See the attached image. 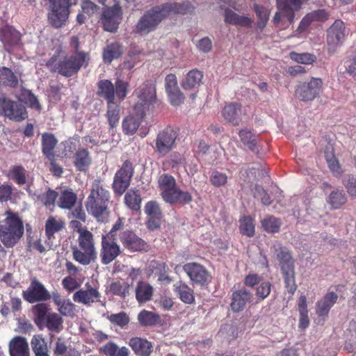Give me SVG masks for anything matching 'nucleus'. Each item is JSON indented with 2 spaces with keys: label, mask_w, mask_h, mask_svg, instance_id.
<instances>
[{
  "label": "nucleus",
  "mask_w": 356,
  "mask_h": 356,
  "mask_svg": "<svg viewBox=\"0 0 356 356\" xmlns=\"http://www.w3.org/2000/svg\"><path fill=\"white\" fill-rule=\"evenodd\" d=\"M187 10V6L177 3L154 6L145 11L140 17L134 32L140 35H147L154 31L161 22L171 13L185 14Z\"/></svg>",
  "instance_id": "nucleus-1"
},
{
  "label": "nucleus",
  "mask_w": 356,
  "mask_h": 356,
  "mask_svg": "<svg viewBox=\"0 0 356 356\" xmlns=\"http://www.w3.org/2000/svg\"><path fill=\"white\" fill-rule=\"evenodd\" d=\"M110 194L99 181H95L91 188L86 207L89 213L97 218L98 221L104 222L108 219L109 211Z\"/></svg>",
  "instance_id": "nucleus-2"
},
{
  "label": "nucleus",
  "mask_w": 356,
  "mask_h": 356,
  "mask_svg": "<svg viewBox=\"0 0 356 356\" xmlns=\"http://www.w3.org/2000/svg\"><path fill=\"white\" fill-rule=\"evenodd\" d=\"M270 254L277 260L281 266L285 287L288 292L293 294L297 286L295 282L294 261L289 250L276 241L270 248Z\"/></svg>",
  "instance_id": "nucleus-3"
},
{
  "label": "nucleus",
  "mask_w": 356,
  "mask_h": 356,
  "mask_svg": "<svg viewBox=\"0 0 356 356\" xmlns=\"http://www.w3.org/2000/svg\"><path fill=\"white\" fill-rule=\"evenodd\" d=\"M5 215L6 218L0 220V241L5 247L10 248L23 236L24 227L17 213L7 211Z\"/></svg>",
  "instance_id": "nucleus-4"
},
{
  "label": "nucleus",
  "mask_w": 356,
  "mask_h": 356,
  "mask_svg": "<svg viewBox=\"0 0 356 356\" xmlns=\"http://www.w3.org/2000/svg\"><path fill=\"white\" fill-rule=\"evenodd\" d=\"M90 56L84 51L74 52L71 56L65 58L56 64V58H51L47 63V66L51 71H58L65 76H71L76 74L82 67H87Z\"/></svg>",
  "instance_id": "nucleus-5"
},
{
  "label": "nucleus",
  "mask_w": 356,
  "mask_h": 356,
  "mask_svg": "<svg viewBox=\"0 0 356 356\" xmlns=\"http://www.w3.org/2000/svg\"><path fill=\"white\" fill-rule=\"evenodd\" d=\"M77 241L79 246L72 248L73 259L83 266L95 261L97 252L92 234L90 231H81Z\"/></svg>",
  "instance_id": "nucleus-6"
},
{
  "label": "nucleus",
  "mask_w": 356,
  "mask_h": 356,
  "mask_svg": "<svg viewBox=\"0 0 356 356\" xmlns=\"http://www.w3.org/2000/svg\"><path fill=\"white\" fill-rule=\"evenodd\" d=\"M323 86L322 79L312 77L307 81L299 83L296 88V95L301 101L312 102L319 97Z\"/></svg>",
  "instance_id": "nucleus-7"
},
{
  "label": "nucleus",
  "mask_w": 356,
  "mask_h": 356,
  "mask_svg": "<svg viewBox=\"0 0 356 356\" xmlns=\"http://www.w3.org/2000/svg\"><path fill=\"white\" fill-rule=\"evenodd\" d=\"M138 101L134 106V111L140 115H145L150 105L156 99V88L153 83H145L135 91Z\"/></svg>",
  "instance_id": "nucleus-8"
},
{
  "label": "nucleus",
  "mask_w": 356,
  "mask_h": 356,
  "mask_svg": "<svg viewBox=\"0 0 356 356\" xmlns=\"http://www.w3.org/2000/svg\"><path fill=\"white\" fill-rule=\"evenodd\" d=\"M0 114L11 120L20 122L27 118L25 107L20 102L0 96Z\"/></svg>",
  "instance_id": "nucleus-9"
},
{
  "label": "nucleus",
  "mask_w": 356,
  "mask_h": 356,
  "mask_svg": "<svg viewBox=\"0 0 356 356\" xmlns=\"http://www.w3.org/2000/svg\"><path fill=\"white\" fill-rule=\"evenodd\" d=\"M121 254L120 246L111 237V234L102 236L100 259L104 265H107L114 261Z\"/></svg>",
  "instance_id": "nucleus-10"
},
{
  "label": "nucleus",
  "mask_w": 356,
  "mask_h": 356,
  "mask_svg": "<svg viewBox=\"0 0 356 356\" xmlns=\"http://www.w3.org/2000/svg\"><path fill=\"white\" fill-rule=\"evenodd\" d=\"M133 174L132 163L129 161H125L114 177L113 186L115 193L122 195L125 191L129 186Z\"/></svg>",
  "instance_id": "nucleus-11"
},
{
  "label": "nucleus",
  "mask_w": 356,
  "mask_h": 356,
  "mask_svg": "<svg viewBox=\"0 0 356 356\" xmlns=\"http://www.w3.org/2000/svg\"><path fill=\"white\" fill-rule=\"evenodd\" d=\"M177 136L176 132L170 128L160 131L155 140V152L162 156L166 155L172 149Z\"/></svg>",
  "instance_id": "nucleus-12"
},
{
  "label": "nucleus",
  "mask_w": 356,
  "mask_h": 356,
  "mask_svg": "<svg viewBox=\"0 0 356 356\" xmlns=\"http://www.w3.org/2000/svg\"><path fill=\"white\" fill-rule=\"evenodd\" d=\"M307 0H277V6L280 12L276 13L273 17V22L278 24L281 20V14L285 16L290 23L294 20V10L300 8L301 5Z\"/></svg>",
  "instance_id": "nucleus-13"
},
{
  "label": "nucleus",
  "mask_w": 356,
  "mask_h": 356,
  "mask_svg": "<svg viewBox=\"0 0 356 356\" xmlns=\"http://www.w3.org/2000/svg\"><path fill=\"white\" fill-rule=\"evenodd\" d=\"M23 298L30 303L49 300L51 295L44 285L33 279L29 288L22 293Z\"/></svg>",
  "instance_id": "nucleus-14"
},
{
  "label": "nucleus",
  "mask_w": 356,
  "mask_h": 356,
  "mask_svg": "<svg viewBox=\"0 0 356 356\" xmlns=\"http://www.w3.org/2000/svg\"><path fill=\"white\" fill-rule=\"evenodd\" d=\"M122 19V10L119 5L105 9L102 13V22L104 30L109 32H115Z\"/></svg>",
  "instance_id": "nucleus-15"
},
{
  "label": "nucleus",
  "mask_w": 356,
  "mask_h": 356,
  "mask_svg": "<svg viewBox=\"0 0 356 356\" xmlns=\"http://www.w3.org/2000/svg\"><path fill=\"white\" fill-rule=\"evenodd\" d=\"M35 324L42 330L47 327L50 331L59 332L63 328V319L56 313H37Z\"/></svg>",
  "instance_id": "nucleus-16"
},
{
  "label": "nucleus",
  "mask_w": 356,
  "mask_h": 356,
  "mask_svg": "<svg viewBox=\"0 0 356 356\" xmlns=\"http://www.w3.org/2000/svg\"><path fill=\"white\" fill-rule=\"evenodd\" d=\"M345 25L341 20H336L327 30V41L330 51H334L345 40Z\"/></svg>",
  "instance_id": "nucleus-17"
},
{
  "label": "nucleus",
  "mask_w": 356,
  "mask_h": 356,
  "mask_svg": "<svg viewBox=\"0 0 356 356\" xmlns=\"http://www.w3.org/2000/svg\"><path fill=\"white\" fill-rule=\"evenodd\" d=\"M119 237L123 246L131 252L146 251L148 249L147 243L131 231H124Z\"/></svg>",
  "instance_id": "nucleus-18"
},
{
  "label": "nucleus",
  "mask_w": 356,
  "mask_h": 356,
  "mask_svg": "<svg viewBox=\"0 0 356 356\" xmlns=\"http://www.w3.org/2000/svg\"><path fill=\"white\" fill-rule=\"evenodd\" d=\"M225 120L234 126H238L243 120L242 106L239 103L230 102L227 104L221 111Z\"/></svg>",
  "instance_id": "nucleus-19"
},
{
  "label": "nucleus",
  "mask_w": 356,
  "mask_h": 356,
  "mask_svg": "<svg viewBox=\"0 0 356 356\" xmlns=\"http://www.w3.org/2000/svg\"><path fill=\"white\" fill-rule=\"evenodd\" d=\"M184 270L195 283L204 284L210 280V275L207 270L198 264H186L184 266Z\"/></svg>",
  "instance_id": "nucleus-20"
},
{
  "label": "nucleus",
  "mask_w": 356,
  "mask_h": 356,
  "mask_svg": "<svg viewBox=\"0 0 356 356\" xmlns=\"http://www.w3.org/2000/svg\"><path fill=\"white\" fill-rule=\"evenodd\" d=\"M10 356H30L27 340L20 336L14 337L8 344Z\"/></svg>",
  "instance_id": "nucleus-21"
},
{
  "label": "nucleus",
  "mask_w": 356,
  "mask_h": 356,
  "mask_svg": "<svg viewBox=\"0 0 356 356\" xmlns=\"http://www.w3.org/2000/svg\"><path fill=\"white\" fill-rule=\"evenodd\" d=\"M129 345L138 356H150L154 350L152 342L141 337H132Z\"/></svg>",
  "instance_id": "nucleus-22"
},
{
  "label": "nucleus",
  "mask_w": 356,
  "mask_h": 356,
  "mask_svg": "<svg viewBox=\"0 0 356 356\" xmlns=\"http://www.w3.org/2000/svg\"><path fill=\"white\" fill-rule=\"evenodd\" d=\"M20 39L19 32L11 26H6L0 31V40L8 52L11 51L13 47L19 44Z\"/></svg>",
  "instance_id": "nucleus-23"
},
{
  "label": "nucleus",
  "mask_w": 356,
  "mask_h": 356,
  "mask_svg": "<svg viewBox=\"0 0 356 356\" xmlns=\"http://www.w3.org/2000/svg\"><path fill=\"white\" fill-rule=\"evenodd\" d=\"M252 294L247 289H241L232 294L231 307L234 312H239L245 309L248 303L251 302Z\"/></svg>",
  "instance_id": "nucleus-24"
},
{
  "label": "nucleus",
  "mask_w": 356,
  "mask_h": 356,
  "mask_svg": "<svg viewBox=\"0 0 356 356\" xmlns=\"http://www.w3.org/2000/svg\"><path fill=\"white\" fill-rule=\"evenodd\" d=\"M99 292L95 288H88L86 290L81 289L73 296V300L83 305H90L97 302L100 298Z\"/></svg>",
  "instance_id": "nucleus-25"
},
{
  "label": "nucleus",
  "mask_w": 356,
  "mask_h": 356,
  "mask_svg": "<svg viewBox=\"0 0 356 356\" xmlns=\"http://www.w3.org/2000/svg\"><path fill=\"white\" fill-rule=\"evenodd\" d=\"M328 18V14L324 9L317 10L306 15L300 21L298 31L304 32L313 22H324Z\"/></svg>",
  "instance_id": "nucleus-26"
},
{
  "label": "nucleus",
  "mask_w": 356,
  "mask_h": 356,
  "mask_svg": "<svg viewBox=\"0 0 356 356\" xmlns=\"http://www.w3.org/2000/svg\"><path fill=\"white\" fill-rule=\"evenodd\" d=\"M203 76V73L201 71L193 69L187 73L181 81V86L184 90L197 89L201 85Z\"/></svg>",
  "instance_id": "nucleus-27"
},
{
  "label": "nucleus",
  "mask_w": 356,
  "mask_h": 356,
  "mask_svg": "<svg viewBox=\"0 0 356 356\" xmlns=\"http://www.w3.org/2000/svg\"><path fill=\"white\" fill-rule=\"evenodd\" d=\"M97 95L104 99L107 104L118 102L115 98L114 85L109 80L105 79L99 81Z\"/></svg>",
  "instance_id": "nucleus-28"
},
{
  "label": "nucleus",
  "mask_w": 356,
  "mask_h": 356,
  "mask_svg": "<svg viewBox=\"0 0 356 356\" xmlns=\"http://www.w3.org/2000/svg\"><path fill=\"white\" fill-rule=\"evenodd\" d=\"M144 115L134 113L127 116L122 123V130L126 135H133L138 130Z\"/></svg>",
  "instance_id": "nucleus-29"
},
{
  "label": "nucleus",
  "mask_w": 356,
  "mask_h": 356,
  "mask_svg": "<svg viewBox=\"0 0 356 356\" xmlns=\"http://www.w3.org/2000/svg\"><path fill=\"white\" fill-rule=\"evenodd\" d=\"M224 17L226 23L234 26L250 27L252 24V20L248 17L240 15L229 8L225 9Z\"/></svg>",
  "instance_id": "nucleus-30"
},
{
  "label": "nucleus",
  "mask_w": 356,
  "mask_h": 356,
  "mask_svg": "<svg viewBox=\"0 0 356 356\" xmlns=\"http://www.w3.org/2000/svg\"><path fill=\"white\" fill-rule=\"evenodd\" d=\"M58 143L55 136L52 134L44 133L42 136V151L49 160L54 159V149Z\"/></svg>",
  "instance_id": "nucleus-31"
},
{
  "label": "nucleus",
  "mask_w": 356,
  "mask_h": 356,
  "mask_svg": "<svg viewBox=\"0 0 356 356\" xmlns=\"http://www.w3.org/2000/svg\"><path fill=\"white\" fill-rule=\"evenodd\" d=\"M64 220L56 216H49L45 223V234L47 240L51 241L54 234L60 232L65 227Z\"/></svg>",
  "instance_id": "nucleus-32"
},
{
  "label": "nucleus",
  "mask_w": 356,
  "mask_h": 356,
  "mask_svg": "<svg viewBox=\"0 0 356 356\" xmlns=\"http://www.w3.org/2000/svg\"><path fill=\"white\" fill-rule=\"evenodd\" d=\"M153 287L147 282L140 281L136 287V298L140 304L151 300L153 295Z\"/></svg>",
  "instance_id": "nucleus-33"
},
{
  "label": "nucleus",
  "mask_w": 356,
  "mask_h": 356,
  "mask_svg": "<svg viewBox=\"0 0 356 356\" xmlns=\"http://www.w3.org/2000/svg\"><path fill=\"white\" fill-rule=\"evenodd\" d=\"M53 352L54 356H81L79 350L73 347H67L60 338L56 340Z\"/></svg>",
  "instance_id": "nucleus-34"
},
{
  "label": "nucleus",
  "mask_w": 356,
  "mask_h": 356,
  "mask_svg": "<svg viewBox=\"0 0 356 356\" xmlns=\"http://www.w3.org/2000/svg\"><path fill=\"white\" fill-rule=\"evenodd\" d=\"M77 195L72 189L62 191L58 202L59 207L65 209H70L75 204Z\"/></svg>",
  "instance_id": "nucleus-35"
},
{
  "label": "nucleus",
  "mask_w": 356,
  "mask_h": 356,
  "mask_svg": "<svg viewBox=\"0 0 356 356\" xmlns=\"http://www.w3.org/2000/svg\"><path fill=\"white\" fill-rule=\"evenodd\" d=\"M99 352L108 356H129V350L123 346L120 348L113 342H108L99 348Z\"/></svg>",
  "instance_id": "nucleus-36"
},
{
  "label": "nucleus",
  "mask_w": 356,
  "mask_h": 356,
  "mask_svg": "<svg viewBox=\"0 0 356 356\" xmlns=\"http://www.w3.org/2000/svg\"><path fill=\"white\" fill-rule=\"evenodd\" d=\"M239 136L242 143L246 145L252 152L259 154L260 147L257 143V138L255 136L246 129L240 131Z\"/></svg>",
  "instance_id": "nucleus-37"
},
{
  "label": "nucleus",
  "mask_w": 356,
  "mask_h": 356,
  "mask_svg": "<svg viewBox=\"0 0 356 356\" xmlns=\"http://www.w3.org/2000/svg\"><path fill=\"white\" fill-rule=\"evenodd\" d=\"M90 163L91 159L86 149H80L76 152L74 155V165L79 170H86Z\"/></svg>",
  "instance_id": "nucleus-38"
},
{
  "label": "nucleus",
  "mask_w": 356,
  "mask_h": 356,
  "mask_svg": "<svg viewBox=\"0 0 356 356\" xmlns=\"http://www.w3.org/2000/svg\"><path fill=\"white\" fill-rule=\"evenodd\" d=\"M174 287L175 291L179 296L180 299L186 304H191L194 302L195 298L193 291L182 282H177Z\"/></svg>",
  "instance_id": "nucleus-39"
},
{
  "label": "nucleus",
  "mask_w": 356,
  "mask_h": 356,
  "mask_svg": "<svg viewBox=\"0 0 356 356\" xmlns=\"http://www.w3.org/2000/svg\"><path fill=\"white\" fill-rule=\"evenodd\" d=\"M18 78L6 67H0V84L15 88L18 85Z\"/></svg>",
  "instance_id": "nucleus-40"
},
{
  "label": "nucleus",
  "mask_w": 356,
  "mask_h": 356,
  "mask_svg": "<svg viewBox=\"0 0 356 356\" xmlns=\"http://www.w3.org/2000/svg\"><path fill=\"white\" fill-rule=\"evenodd\" d=\"M338 295L334 291L327 292L316 303L317 309L320 312H327L337 302Z\"/></svg>",
  "instance_id": "nucleus-41"
},
{
  "label": "nucleus",
  "mask_w": 356,
  "mask_h": 356,
  "mask_svg": "<svg viewBox=\"0 0 356 356\" xmlns=\"http://www.w3.org/2000/svg\"><path fill=\"white\" fill-rule=\"evenodd\" d=\"M141 197L138 191L130 190L124 195L126 206L132 211H138L140 208Z\"/></svg>",
  "instance_id": "nucleus-42"
},
{
  "label": "nucleus",
  "mask_w": 356,
  "mask_h": 356,
  "mask_svg": "<svg viewBox=\"0 0 356 356\" xmlns=\"http://www.w3.org/2000/svg\"><path fill=\"white\" fill-rule=\"evenodd\" d=\"M7 177L19 185H24L26 183V170L22 165L12 166Z\"/></svg>",
  "instance_id": "nucleus-43"
},
{
  "label": "nucleus",
  "mask_w": 356,
  "mask_h": 356,
  "mask_svg": "<svg viewBox=\"0 0 356 356\" xmlns=\"http://www.w3.org/2000/svg\"><path fill=\"white\" fill-rule=\"evenodd\" d=\"M120 104L119 102L107 104L106 117L111 128L115 127L120 120Z\"/></svg>",
  "instance_id": "nucleus-44"
},
{
  "label": "nucleus",
  "mask_w": 356,
  "mask_h": 356,
  "mask_svg": "<svg viewBox=\"0 0 356 356\" xmlns=\"http://www.w3.org/2000/svg\"><path fill=\"white\" fill-rule=\"evenodd\" d=\"M261 226L268 233H277L282 224V221L273 216H268L261 220Z\"/></svg>",
  "instance_id": "nucleus-45"
},
{
  "label": "nucleus",
  "mask_w": 356,
  "mask_h": 356,
  "mask_svg": "<svg viewBox=\"0 0 356 356\" xmlns=\"http://www.w3.org/2000/svg\"><path fill=\"white\" fill-rule=\"evenodd\" d=\"M122 54L121 47L118 43H112L106 47L103 53V58L106 63H111L113 59L118 58Z\"/></svg>",
  "instance_id": "nucleus-46"
},
{
  "label": "nucleus",
  "mask_w": 356,
  "mask_h": 356,
  "mask_svg": "<svg viewBox=\"0 0 356 356\" xmlns=\"http://www.w3.org/2000/svg\"><path fill=\"white\" fill-rule=\"evenodd\" d=\"M109 289L113 294L124 298L129 293L130 285L126 282L117 281L111 283Z\"/></svg>",
  "instance_id": "nucleus-47"
},
{
  "label": "nucleus",
  "mask_w": 356,
  "mask_h": 356,
  "mask_svg": "<svg viewBox=\"0 0 356 356\" xmlns=\"http://www.w3.org/2000/svg\"><path fill=\"white\" fill-rule=\"evenodd\" d=\"M158 184L161 191V195L165 193V195H167V191L177 184L175 178L168 174L161 175L159 178Z\"/></svg>",
  "instance_id": "nucleus-48"
},
{
  "label": "nucleus",
  "mask_w": 356,
  "mask_h": 356,
  "mask_svg": "<svg viewBox=\"0 0 356 356\" xmlns=\"http://www.w3.org/2000/svg\"><path fill=\"white\" fill-rule=\"evenodd\" d=\"M19 99L28 104L30 107L36 110L40 109V105L39 104L37 97L31 92V91L26 89H22L19 94Z\"/></svg>",
  "instance_id": "nucleus-49"
},
{
  "label": "nucleus",
  "mask_w": 356,
  "mask_h": 356,
  "mask_svg": "<svg viewBox=\"0 0 356 356\" xmlns=\"http://www.w3.org/2000/svg\"><path fill=\"white\" fill-rule=\"evenodd\" d=\"M328 202L332 208L339 209L346 202V195L342 191H333L329 196Z\"/></svg>",
  "instance_id": "nucleus-50"
},
{
  "label": "nucleus",
  "mask_w": 356,
  "mask_h": 356,
  "mask_svg": "<svg viewBox=\"0 0 356 356\" xmlns=\"http://www.w3.org/2000/svg\"><path fill=\"white\" fill-rule=\"evenodd\" d=\"M52 298L59 312H72L74 309V305L70 300L63 298L58 293H53Z\"/></svg>",
  "instance_id": "nucleus-51"
},
{
  "label": "nucleus",
  "mask_w": 356,
  "mask_h": 356,
  "mask_svg": "<svg viewBox=\"0 0 356 356\" xmlns=\"http://www.w3.org/2000/svg\"><path fill=\"white\" fill-rule=\"evenodd\" d=\"M114 87L116 100L120 103L127 95L129 83L125 81L118 79L115 81Z\"/></svg>",
  "instance_id": "nucleus-52"
},
{
  "label": "nucleus",
  "mask_w": 356,
  "mask_h": 356,
  "mask_svg": "<svg viewBox=\"0 0 356 356\" xmlns=\"http://www.w3.org/2000/svg\"><path fill=\"white\" fill-rule=\"evenodd\" d=\"M240 231L243 235L252 237L254 234V225L253 220L250 216H245L240 220Z\"/></svg>",
  "instance_id": "nucleus-53"
},
{
  "label": "nucleus",
  "mask_w": 356,
  "mask_h": 356,
  "mask_svg": "<svg viewBox=\"0 0 356 356\" xmlns=\"http://www.w3.org/2000/svg\"><path fill=\"white\" fill-rule=\"evenodd\" d=\"M254 8L259 19L257 22V27L260 29H263L266 26L269 19L270 12L263 6L257 4H254Z\"/></svg>",
  "instance_id": "nucleus-54"
},
{
  "label": "nucleus",
  "mask_w": 356,
  "mask_h": 356,
  "mask_svg": "<svg viewBox=\"0 0 356 356\" xmlns=\"http://www.w3.org/2000/svg\"><path fill=\"white\" fill-rule=\"evenodd\" d=\"M31 346L33 354L49 350L47 343L42 334L33 335L31 340Z\"/></svg>",
  "instance_id": "nucleus-55"
},
{
  "label": "nucleus",
  "mask_w": 356,
  "mask_h": 356,
  "mask_svg": "<svg viewBox=\"0 0 356 356\" xmlns=\"http://www.w3.org/2000/svg\"><path fill=\"white\" fill-rule=\"evenodd\" d=\"M138 320L145 326L154 325L160 322L158 313H139Z\"/></svg>",
  "instance_id": "nucleus-56"
},
{
  "label": "nucleus",
  "mask_w": 356,
  "mask_h": 356,
  "mask_svg": "<svg viewBox=\"0 0 356 356\" xmlns=\"http://www.w3.org/2000/svg\"><path fill=\"white\" fill-rule=\"evenodd\" d=\"M227 179L228 177L225 173L217 170H213L210 176V181L216 187L225 186Z\"/></svg>",
  "instance_id": "nucleus-57"
},
{
  "label": "nucleus",
  "mask_w": 356,
  "mask_h": 356,
  "mask_svg": "<svg viewBox=\"0 0 356 356\" xmlns=\"http://www.w3.org/2000/svg\"><path fill=\"white\" fill-rule=\"evenodd\" d=\"M291 58L296 62L305 65L312 64L316 59V57L313 54L308 53L297 54L293 52L291 54Z\"/></svg>",
  "instance_id": "nucleus-58"
},
{
  "label": "nucleus",
  "mask_w": 356,
  "mask_h": 356,
  "mask_svg": "<svg viewBox=\"0 0 356 356\" xmlns=\"http://www.w3.org/2000/svg\"><path fill=\"white\" fill-rule=\"evenodd\" d=\"M272 284L269 282H263L256 288V296L259 300H263L268 296Z\"/></svg>",
  "instance_id": "nucleus-59"
},
{
  "label": "nucleus",
  "mask_w": 356,
  "mask_h": 356,
  "mask_svg": "<svg viewBox=\"0 0 356 356\" xmlns=\"http://www.w3.org/2000/svg\"><path fill=\"white\" fill-rule=\"evenodd\" d=\"M145 212L148 217L161 216V211L159 204L154 201L146 203L145 206Z\"/></svg>",
  "instance_id": "nucleus-60"
},
{
  "label": "nucleus",
  "mask_w": 356,
  "mask_h": 356,
  "mask_svg": "<svg viewBox=\"0 0 356 356\" xmlns=\"http://www.w3.org/2000/svg\"><path fill=\"white\" fill-rule=\"evenodd\" d=\"M109 320L112 323L116 324L120 327L126 325L129 321V318L126 313L112 314L109 316Z\"/></svg>",
  "instance_id": "nucleus-61"
},
{
  "label": "nucleus",
  "mask_w": 356,
  "mask_h": 356,
  "mask_svg": "<svg viewBox=\"0 0 356 356\" xmlns=\"http://www.w3.org/2000/svg\"><path fill=\"white\" fill-rule=\"evenodd\" d=\"M168 95L171 104L179 106L184 103V96L179 88L168 92Z\"/></svg>",
  "instance_id": "nucleus-62"
},
{
  "label": "nucleus",
  "mask_w": 356,
  "mask_h": 356,
  "mask_svg": "<svg viewBox=\"0 0 356 356\" xmlns=\"http://www.w3.org/2000/svg\"><path fill=\"white\" fill-rule=\"evenodd\" d=\"M58 196L56 191L49 189L44 194L40 197V200L46 206L53 205Z\"/></svg>",
  "instance_id": "nucleus-63"
},
{
  "label": "nucleus",
  "mask_w": 356,
  "mask_h": 356,
  "mask_svg": "<svg viewBox=\"0 0 356 356\" xmlns=\"http://www.w3.org/2000/svg\"><path fill=\"white\" fill-rule=\"evenodd\" d=\"M344 185L348 194L352 197H356V177L348 176Z\"/></svg>",
  "instance_id": "nucleus-64"
}]
</instances>
